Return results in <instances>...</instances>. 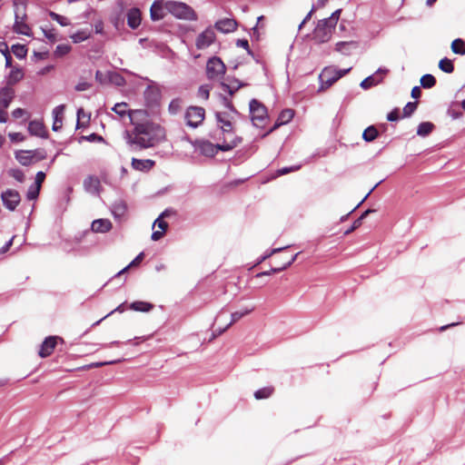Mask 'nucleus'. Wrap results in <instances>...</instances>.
<instances>
[{"label": "nucleus", "instance_id": "nucleus-9", "mask_svg": "<svg viewBox=\"0 0 465 465\" xmlns=\"http://www.w3.org/2000/svg\"><path fill=\"white\" fill-rule=\"evenodd\" d=\"M216 40L214 28L208 26L196 38L195 46L198 50H203L211 46Z\"/></svg>", "mask_w": 465, "mask_h": 465}, {"label": "nucleus", "instance_id": "nucleus-52", "mask_svg": "<svg viewBox=\"0 0 465 465\" xmlns=\"http://www.w3.org/2000/svg\"><path fill=\"white\" fill-rule=\"evenodd\" d=\"M44 35L52 43L56 41V33L54 28L45 29L42 28Z\"/></svg>", "mask_w": 465, "mask_h": 465}, {"label": "nucleus", "instance_id": "nucleus-61", "mask_svg": "<svg viewBox=\"0 0 465 465\" xmlns=\"http://www.w3.org/2000/svg\"><path fill=\"white\" fill-rule=\"evenodd\" d=\"M91 87V84L87 82H80L75 85V90L78 92L86 91Z\"/></svg>", "mask_w": 465, "mask_h": 465}, {"label": "nucleus", "instance_id": "nucleus-51", "mask_svg": "<svg viewBox=\"0 0 465 465\" xmlns=\"http://www.w3.org/2000/svg\"><path fill=\"white\" fill-rule=\"evenodd\" d=\"M110 80L118 86H123L125 84L124 78L117 73H114L113 74H111Z\"/></svg>", "mask_w": 465, "mask_h": 465}, {"label": "nucleus", "instance_id": "nucleus-58", "mask_svg": "<svg viewBox=\"0 0 465 465\" xmlns=\"http://www.w3.org/2000/svg\"><path fill=\"white\" fill-rule=\"evenodd\" d=\"M45 173L42 171H39L35 175V181L34 185L41 188V185H42L43 182L45 181Z\"/></svg>", "mask_w": 465, "mask_h": 465}, {"label": "nucleus", "instance_id": "nucleus-42", "mask_svg": "<svg viewBox=\"0 0 465 465\" xmlns=\"http://www.w3.org/2000/svg\"><path fill=\"white\" fill-rule=\"evenodd\" d=\"M12 52L13 54L18 58V59H23L26 56L27 54V49L25 45H14L12 46Z\"/></svg>", "mask_w": 465, "mask_h": 465}, {"label": "nucleus", "instance_id": "nucleus-47", "mask_svg": "<svg viewBox=\"0 0 465 465\" xmlns=\"http://www.w3.org/2000/svg\"><path fill=\"white\" fill-rule=\"evenodd\" d=\"M197 94L200 98H203V100H207L210 95V86L207 84L201 85L198 89Z\"/></svg>", "mask_w": 465, "mask_h": 465}, {"label": "nucleus", "instance_id": "nucleus-37", "mask_svg": "<svg viewBox=\"0 0 465 465\" xmlns=\"http://www.w3.org/2000/svg\"><path fill=\"white\" fill-rule=\"evenodd\" d=\"M439 68L447 74H451L454 71V64L450 59L445 57L440 60Z\"/></svg>", "mask_w": 465, "mask_h": 465}, {"label": "nucleus", "instance_id": "nucleus-39", "mask_svg": "<svg viewBox=\"0 0 465 465\" xmlns=\"http://www.w3.org/2000/svg\"><path fill=\"white\" fill-rule=\"evenodd\" d=\"M451 50L458 54H465V43L462 39L457 38L451 43Z\"/></svg>", "mask_w": 465, "mask_h": 465}, {"label": "nucleus", "instance_id": "nucleus-7", "mask_svg": "<svg viewBox=\"0 0 465 465\" xmlns=\"http://www.w3.org/2000/svg\"><path fill=\"white\" fill-rule=\"evenodd\" d=\"M205 111L200 106H190L185 113L187 125L196 128L204 120Z\"/></svg>", "mask_w": 465, "mask_h": 465}, {"label": "nucleus", "instance_id": "nucleus-26", "mask_svg": "<svg viewBox=\"0 0 465 465\" xmlns=\"http://www.w3.org/2000/svg\"><path fill=\"white\" fill-rule=\"evenodd\" d=\"M293 115H294L293 110H292V109L282 110L281 112V114H279L277 121L274 124V126L270 129L269 133L272 132V129H274L280 125L288 124L293 118Z\"/></svg>", "mask_w": 465, "mask_h": 465}, {"label": "nucleus", "instance_id": "nucleus-59", "mask_svg": "<svg viewBox=\"0 0 465 465\" xmlns=\"http://www.w3.org/2000/svg\"><path fill=\"white\" fill-rule=\"evenodd\" d=\"M123 361H124V359H118V360H114V361H109L94 362V363H92L91 366L97 368V367H102V366H104V365L115 364V363L121 362Z\"/></svg>", "mask_w": 465, "mask_h": 465}, {"label": "nucleus", "instance_id": "nucleus-60", "mask_svg": "<svg viewBox=\"0 0 465 465\" xmlns=\"http://www.w3.org/2000/svg\"><path fill=\"white\" fill-rule=\"evenodd\" d=\"M236 45L239 46V47H242L244 48L248 54H252L251 53V50L249 48V43H248V40L246 39H238L237 42H236Z\"/></svg>", "mask_w": 465, "mask_h": 465}, {"label": "nucleus", "instance_id": "nucleus-3", "mask_svg": "<svg viewBox=\"0 0 465 465\" xmlns=\"http://www.w3.org/2000/svg\"><path fill=\"white\" fill-rule=\"evenodd\" d=\"M164 8L166 12L172 14L173 16L179 19L189 21H194L197 19V15L193 9L184 3L167 1L164 3Z\"/></svg>", "mask_w": 465, "mask_h": 465}, {"label": "nucleus", "instance_id": "nucleus-54", "mask_svg": "<svg viewBox=\"0 0 465 465\" xmlns=\"http://www.w3.org/2000/svg\"><path fill=\"white\" fill-rule=\"evenodd\" d=\"M81 139L86 140L88 142H99V143L104 141L101 135L94 134V133L91 134L89 135H86V136H82Z\"/></svg>", "mask_w": 465, "mask_h": 465}, {"label": "nucleus", "instance_id": "nucleus-17", "mask_svg": "<svg viewBox=\"0 0 465 465\" xmlns=\"http://www.w3.org/2000/svg\"><path fill=\"white\" fill-rule=\"evenodd\" d=\"M100 185V180L96 176L89 175L84 181V190L91 194H98Z\"/></svg>", "mask_w": 465, "mask_h": 465}, {"label": "nucleus", "instance_id": "nucleus-4", "mask_svg": "<svg viewBox=\"0 0 465 465\" xmlns=\"http://www.w3.org/2000/svg\"><path fill=\"white\" fill-rule=\"evenodd\" d=\"M351 68L345 70H338L333 66L325 67L319 75L321 82V90H325L331 86L336 81L345 75Z\"/></svg>", "mask_w": 465, "mask_h": 465}, {"label": "nucleus", "instance_id": "nucleus-36", "mask_svg": "<svg viewBox=\"0 0 465 465\" xmlns=\"http://www.w3.org/2000/svg\"><path fill=\"white\" fill-rule=\"evenodd\" d=\"M91 36V33L87 30H80L71 35L74 43L79 44L87 40Z\"/></svg>", "mask_w": 465, "mask_h": 465}, {"label": "nucleus", "instance_id": "nucleus-33", "mask_svg": "<svg viewBox=\"0 0 465 465\" xmlns=\"http://www.w3.org/2000/svg\"><path fill=\"white\" fill-rule=\"evenodd\" d=\"M378 135H379V132H378L377 128L373 125H371L364 130V132L362 134V138L366 142H372L378 137Z\"/></svg>", "mask_w": 465, "mask_h": 465}, {"label": "nucleus", "instance_id": "nucleus-15", "mask_svg": "<svg viewBox=\"0 0 465 465\" xmlns=\"http://www.w3.org/2000/svg\"><path fill=\"white\" fill-rule=\"evenodd\" d=\"M56 345V337L49 336L45 339L40 346L38 354L41 358L48 357L52 354Z\"/></svg>", "mask_w": 465, "mask_h": 465}, {"label": "nucleus", "instance_id": "nucleus-45", "mask_svg": "<svg viewBox=\"0 0 465 465\" xmlns=\"http://www.w3.org/2000/svg\"><path fill=\"white\" fill-rule=\"evenodd\" d=\"M418 102H409L403 108L402 117H410L417 109Z\"/></svg>", "mask_w": 465, "mask_h": 465}, {"label": "nucleus", "instance_id": "nucleus-56", "mask_svg": "<svg viewBox=\"0 0 465 465\" xmlns=\"http://www.w3.org/2000/svg\"><path fill=\"white\" fill-rule=\"evenodd\" d=\"M31 152L33 153V161L44 160L46 157V153L44 150H33Z\"/></svg>", "mask_w": 465, "mask_h": 465}, {"label": "nucleus", "instance_id": "nucleus-25", "mask_svg": "<svg viewBox=\"0 0 465 465\" xmlns=\"http://www.w3.org/2000/svg\"><path fill=\"white\" fill-rule=\"evenodd\" d=\"M25 15H24L22 17L19 16L18 14H15V21L14 24V31L17 34H21L24 35H30V27L23 21Z\"/></svg>", "mask_w": 465, "mask_h": 465}, {"label": "nucleus", "instance_id": "nucleus-27", "mask_svg": "<svg viewBox=\"0 0 465 465\" xmlns=\"http://www.w3.org/2000/svg\"><path fill=\"white\" fill-rule=\"evenodd\" d=\"M154 163V161L150 159L141 160L133 158L132 160L133 168L142 172L149 171Z\"/></svg>", "mask_w": 465, "mask_h": 465}, {"label": "nucleus", "instance_id": "nucleus-46", "mask_svg": "<svg viewBox=\"0 0 465 465\" xmlns=\"http://www.w3.org/2000/svg\"><path fill=\"white\" fill-rule=\"evenodd\" d=\"M299 169H300V166H292V167H290V168L284 167V168L279 169L277 171L276 175H273V176L268 178L266 181L263 180V183H266L267 181L271 180V179H273V178L277 177V176L287 174V173H289L291 172H295V171H297Z\"/></svg>", "mask_w": 465, "mask_h": 465}, {"label": "nucleus", "instance_id": "nucleus-1", "mask_svg": "<svg viewBox=\"0 0 465 465\" xmlns=\"http://www.w3.org/2000/svg\"><path fill=\"white\" fill-rule=\"evenodd\" d=\"M129 116L134 125L133 133L128 134V143L131 145L139 149L150 148L165 139V130L159 124L149 120L135 123L131 114Z\"/></svg>", "mask_w": 465, "mask_h": 465}, {"label": "nucleus", "instance_id": "nucleus-64", "mask_svg": "<svg viewBox=\"0 0 465 465\" xmlns=\"http://www.w3.org/2000/svg\"><path fill=\"white\" fill-rule=\"evenodd\" d=\"M15 239V236H13L9 241H7L4 246H2L0 248V253H5L9 249L10 247L12 246L13 244V241Z\"/></svg>", "mask_w": 465, "mask_h": 465}, {"label": "nucleus", "instance_id": "nucleus-23", "mask_svg": "<svg viewBox=\"0 0 465 465\" xmlns=\"http://www.w3.org/2000/svg\"><path fill=\"white\" fill-rule=\"evenodd\" d=\"M242 86H243V84H242L238 79H227V82H221L223 91L228 93L230 95H232Z\"/></svg>", "mask_w": 465, "mask_h": 465}, {"label": "nucleus", "instance_id": "nucleus-55", "mask_svg": "<svg viewBox=\"0 0 465 465\" xmlns=\"http://www.w3.org/2000/svg\"><path fill=\"white\" fill-rule=\"evenodd\" d=\"M10 174L13 178H15L17 182L22 183L25 179V174L21 170H11Z\"/></svg>", "mask_w": 465, "mask_h": 465}, {"label": "nucleus", "instance_id": "nucleus-40", "mask_svg": "<svg viewBox=\"0 0 465 465\" xmlns=\"http://www.w3.org/2000/svg\"><path fill=\"white\" fill-rule=\"evenodd\" d=\"M420 84L423 88H431L436 84V78L430 74H424L420 78Z\"/></svg>", "mask_w": 465, "mask_h": 465}, {"label": "nucleus", "instance_id": "nucleus-44", "mask_svg": "<svg viewBox=\"0 0 465 465\" xmlns=\"http://www.w3.org/2000/svg\"><path fill=\"white\" fill-rule=\"evenodd\" d=\"M71 51L69 45H58L54 52L55 57H63Z\"/></svg>", "mask_w": 465, "mask_h": 465}, {"label": "nucleus", "instance_id": "nucleus-6", "mask_svg": "<svg viewBox=\"0 0 465 465\" xmlns=\"http://www.w3.org/2000/svg\"><path fill=\"white\" fill-rule=\"evenodd\" d=\"M143 79L149 83L148 86L143 92L145 104L150 107L158 105L162 97L160 86L155 82L150 80L147 77Z\"/></svg>", "mask_w": 465, "mask_h": 465}, {"label": "nucleus", "instance_id": "nucleus-19", "mask_svg": "<svg viewBox=\"0 0 465 465\" xmlns=\"http://www.w3.org/2000/svg\"><path fill=\"white\" fill-rule=\"evenodd\" d=\"M64 111V105L60 104L54 108L52 114L54 118L53 130L54 132L59 131L63 126V115Z\"/></svg>", "mask_w": 465, "mask_h": 465}, {"label": "nucleus", "instance_id": "nucleus-12", "mask_svg": "<svg viewBox=\"0 0 465 465\" xmlns=\"http://www.w3.org/2000/svg\"><path fill=\"white\" fill-rule=\"evenodd\" d=\"M262 104L257 99H252L249 104L251 121L255 127L262 126Z\"/></svg>", "mask_w": 465, "mask_h": 465}, {"label": "nucleus", "instance_id": "nucleus-5", "mask_svg": "<svg viewBox=\"0 0 465 465\" xmlns=\"http://www.w3.org/2000/svg\"><path fill=\"white\" fill-rule=\"evenodd\" d=\"M226 72V66L220 57L213 56L206 63V75L211 81H221Z\"/></svg>", "mask_w": 465, "mask_h": 465}, {"label": "nucleus", "instance_id": "nucleus-14", "mask_svg": "<svg viewBox=\"0 0 465 465\" xmlns=\"http://www.w3.org/2000/svg\"><path fill=\"white\" fill-rule=\"evenodd\" d=\"M215 118L223 134L227 136H232V124L229 114L226 113L217 112L215 114Z\"/></svg>", "mask_w": 465, "mask_h": 465}, {"label": "nucleus", "instance_id": "nucleus-43", "mask_svg": "<svg viewBox=\"0 0 465 465\" xmlns=\"http://www.w3.org/2000/svg\"><path fill=\"white\" fill-rule=\"evenodd\" d=\"M167 213L168 211L165 210L164 212H163L159 217L153 222V226L154 227L155 225L158 226L159 229H161V231H163V232L167 230V227H168V224L166 222L163 221L162 219L163 217H165L167 215Z\"/></svg>", "mask_w": 465, "mask_h": 465}, {"label": "nucleus", "instance_id": "nucleus-32", "mask_svg": "<svg viewBox=\"0 0 465 465\" xmlns=\"http://www.w3.org/2000/svg\"><path fill=\"white\" fill-rule=\"evenodd\" d=\"M23 76L24 73L20 68L12 69L7 77L8 85L16 84L23 78Z\"/></svg>", "mask_w": 465, "mask_h": 465}, {"label": "nucleus", "instance_id": "nucleus-35", "mask_svg": "<svg viewBox=\"0 0 465 465\" xmlns=\"http://www.w3.org/2000/svg\"><path fill=\"white\" fill-rule=\"evenodd\" d=\"M183 101L181 98L173 99L168 105V112L172 115L177 114L182 110Z\"/></svg>", "mask_w": 465, "mask_h": 465}, {"label": "nucleus", "instance_id": "nucleus-34", "mask_svg": "<svg viewBox=\"0 0 465 465\" xmlns=\"http://www.w3.org/2000/svg\"><path fill=\"white\" fill-rule=\"evenodd\" d=\"M356 43L353 41L350 42H338L335 45V50L343 54H349L351 46L356 47Z\"/></svg>", "mask_w": 465, "mask_h": 465}, {"label": "nucleus", "instance_id": "nucleus-8", "mask_svg": "<svg viewBox=\"0 0 465 465\" xmlns=\"http://www.w3.org/2000/svg\"><path fill=\"white\" fill-rule=\"evenodd\" d=\"M335 28L332 25H329L327 21L322 19L319 21L317 26L314 29L313 38L318 43H326L331 39L332 31Z\"/></svg>", "mask_w": 465, "mask_h": 465}, {"label": "nucleus", "instance_id": "nucleus-41", "mask_svg": "<svg viewBox=\"0 0 465 465\" xmlns=\"http://www.w3.org/2000/svg\"><path fill=\"white\" fill-rule=\"evenodd\" d=\"M48 15L52 20L55 21L62 26H67L70 25L69 19L65 16H63L55 12H53V11H50Z\"/></svg>", "mask_w": 465, "mask_h": 465}, {"label": "nucleus", "instance_id": "nucleus-16", "mask_svg": "<svg viewBox=\"0 0 465 465\" xmlns=\"http://www.w3.org/2000/svg\"><path fill=\"white\" fill-rule=\"evenodd\" d=\"M299 253L300 252L294 254L293 256H292L289 259H285L282 262H270L271 269H270V271H264L263 270V275H269V274H271V272H281L282 270H285L287 267H289L296 260V258L299 255Z\"/></svg>", "mask_w": 465, "mask_h": 465}, {"label": "nucleus", "instance_id": "nucleus-62", "mask_svg": "<svg viewBox=\"0 0 465 465\" xmlns=\"http://www.w3.org/2000/svg\"><path fill=\"white\" fill-rule=\"evenodd\" d=\"M143 259V252H140L129 264L128 267L138 265Z\"/></svg>", "mask_w": 465, "mask_h": 465}, {"label": "nucleus", "instance_id": "nucleus-20", "mask_svg": "<svg viewBox=\"0 0 465 465\" xmlns=\"http://www.w3.org/2000/svg\"><path fill=\"white\" fill-rule=\"evenodd\" d=\"M164 4L159 1H154L150 9V15L153 21H159L165 15Z\"/></svg>", "mask_w": 465, "mask_h": 465}, {"label": "nucleus", "instance_id": "nucleus-50", "mask_svg": "<svg viewBox=\"0 0 465 465\" xmlns=\"http://www.w3.org/2000/svg\"><path fill=\"white\" fill-rule=\"evenodd\" d=\"M340 14L341 10H336L331 14V15L329 18H325L323 20L327 21L329 25H332L335 28L340 17Z\"/></svg>", "mask_w": 465, "mask_h": 465}, {"label": "nucleus", "instance_id": "nucleus-2", "mask_svg": "<svg viewBox=\"0 0 465 465\" xmlns=\"http://www.w3.org/2000/svg\"><path fill=\"white\" fill-rule=\"evenodd\" d=\"M241 142L239 137L233 136L228 140L225 136L222 143L213 144L211 142L203 141L199 143V151L205 156H213L218 151L228 152L233 149Z\"/></svg>", "mask_w": 465, "mask_h": 465}, {"label": "nucleus", "instance_id": "nucleus-11", "mask_svg": "<svg viewBox=\"0 0 465 465\" xmlns=\"http://www.w3.org/2000/svg\"><path fill=\"white\" fill-rule=\"evenodd\" d=\"M4 205L10 211H14L20 203V194L17 191L7 189L1 195Z\"/></svg>", "mask_w": 465, "mask_h": 465}, {"label": "nucleus", "instance_id": "nucleus-48", "mask_svg": "<svg viewBox=\"0 0 465 465\" xmlns=\"http://www.w3.org/2000/svg\"><path fill=\"white\" fill-rule=\"evenodd\" d=\"M39 192H40V188L32 184L27 191V194H26L27 199L28 200L36 199L39 195Z\"/></svg>", "mask_w": 465, "mask_h": 465}, {"label": "nucleus", "instance_id": "nucleus-28", "mask_svg": "<svg viewBox=\"0 0 465 465\" xmlns=\"http://www.w3.org/2000/svg\"><path fill=\"white\" fill-rule=\"evenodd\" d=\"M28 132L39 137H45V126L41 122L38 121H31L28 124Z\"/></svg>", "mask_w": 465, "mask_h": 465}, {"label": "nucleus", "instance_id": "nucleus-18", "mask_svg": "<svg viewBox=\"0 0 465 465\" xmlns=\"http://www.w3.org/2000/svg\"><path fill=\"white\" fill-rule=\"evenodd\" d=\"M113 224L108 219H97L93 221L91 229L94 232L105 233L111 231Z\"/></svg>", "mask_w": 465, "mask_h": 465}, {"label": "nucleus", "instance_id": "nucleus-13", "mask_svg": "<svg viewBox=\"0 0 465 465\" xmlns=\"http://www.w3.org/2000/svg\"><path fill=\"white\" fill-rule=\"evenodd\" d=\"M237 22L233 18H223L218 20L213 28L223 34H229L236 30Z\"/></svg>", "mask_w": 465, "mask_h": 465}, {"label": "nucleus", "instance_id": "nucleus-38", "mask_svg": "<svg viewBox=\"0 0 465 465\" xmlns=\"http://www.w3.org/2000/svg\"><path fill=\"white\" fill-rule=\"evenodd\" d=\"M434 124L430 122H423L419 124L417 134L420 136H426L432 132Z\"/></svg>", "mask_w": 465, "mask_h": 465}, {"label": "nucleus", "instance_id": "nucleus-22", "mask_svg": "<svg viewBox=\"0 0 465 465\" xmlns=\"http://www.w3.org/2000/svg\"><path fill=\"white\" fill-rule=\"evenodd\" d=\"M15 96V90L11 86H5L0 89V104L7 108Z\"/></svg>", "mask_w": 465, "mask_h": 465}, {"label": "nucleus", "instance_id": "nucleus-21", "mask_svg": "<svg viewBox=\"0 0 465 465\" xmlns=\"http://www.w3.org/2000/svg\"><path fill=\"white\" fill-rule=\"evenodd\" d=\"M141 24V12L134 7L127 12V25L132 29H136Z\"/></svg>", "mask_w": 465, "mask_h": 465}, {"label": "nucleus", "instance_id": "nucleus-30", "mask_svg": "<svg viewBox=\"0 0 465 465\" xmlns=\"http://www.w3.org/2000/svg\"><path fill=\"white\" fill-rule=\"evenodd\" d=\"M252 309H245L243 311H237L231 314V322L223 328L219 329L218 334H222L223 331L227 330V328L232 325L233 322H236L241 318H242L244 315L248 314Z\"/></svg>", "mask_w": 465, "mask_h": 465}, {"label": "nucleus", "instance_id": "nucleus-31", "mask_svg": "<svg viewBox=\"0 0 465 465\" xmlns=\"http://www.w3.org/2000/svg\"><path fill=\"white\" fill-rule=\"evenodd\" d=\"M16 160L22 165H29L33 163V153L31 151H20L15 155Z\"/></svg>", "mask_w": 465, "mask_h": 465}, {"label": "nucleus", "instance_id": "nucleus-53", "mask_svg": "<svg viewBox=\"0 0 465 465\" xmlns=\"http://www.w3.org/2000/svg\"><path fill=\"white\" fill-rule=\"evenodd\" d=\"M0 46L5 47V66L10 67L12 63V56L10 54L7 45L5 42H0Z\"/></svg>", "mask_w": 465, "mask_h": 465}, {"label": "nucleus", "instance_id": "nucleus-63", "mask_svg": "<svg viewBox=\"0 0 465 465\" xmlns=\"http://www.w3.org/2000/svg\"><path fill=\"white\" fill-rule=\"evenodd\" d=\"M223 105L228 108L231 112L237 114V111L233 107L232 104L227 97H223Z\"/></svg>", "mask_w": 465, "mask_h": 465}, {"label": "nucleus", "instance_id": "nucleus-10", "mask_svg": "<svg viewBox=\"0 0 465 465\" xmlns=\"http://www.w3.org/2000/svg\"><path fill=\"white\" fill-rule=\"evenodd\" d=\"M389 73V70L386 68H379L376 73L372 75L366 77L361 83V87L362 89H369L372 86H375L383 81V77Z\"/></svg>", "mask_w": 465, "mask_h": 465}, {"label": "nucleus", "instance_id": "nucleus-49", "mask_svg": "<svg viewBox=\"0 0 465 465\" xmlns=\"http://www.w3.org/2000/svg\"><path fill=\"white\" fill-rule=\"evenodd\" d=\"M126 108H127V104L119 103V104H114V106L113 107L112 110L115 114H119L120 116H124L126 114Z\"/></svg>", "mask_w": 465, "mask_h": 465}, {"label": "nucleus", "instance_id": "nucleus-57", "mask_svg": "<svg viewBox=\"0 0 465 465\" xmlns=\"http://www.w3.org/2000/svg\"><path fill=\"white\" fill-rule=\"evenodd\" d=\"M400 119V110L398 108L393 109L387 114V120L390 122H395Z\"/></svg>", "mask_w": 465, "mask_h": 465}, {"label": "nucleus", "instance_id": "nucleus-24", "mask_svg": "<svg viewBox=\"0 0 465 465\" xmlns=\"http://www.w3.org/2000/svg\"><path fill=\"white\" fill-rule=\"evenodd\" d=\"M126 210L127 205L123 200L115 201L111 206L112 214L117 220L121 219L125 214Z\"/></svg>", "mask_w": 465, "mask_h": 465}, {"label": "nucleus", "instance_id": "nucleus-29", "mask_svg": "<svg viewBox=\"0 0 465 465\" xmlns=\"http://www.w3.org/2000/svg\"><path fill=\"white\" fill-rule=\"evenodd\" d=\"M129 308L135 312H149L153 310V304L147 302L136 301L130 303Z\"/></svg>", "mask_w": 465, "mask_h": 465}]
</instances>
